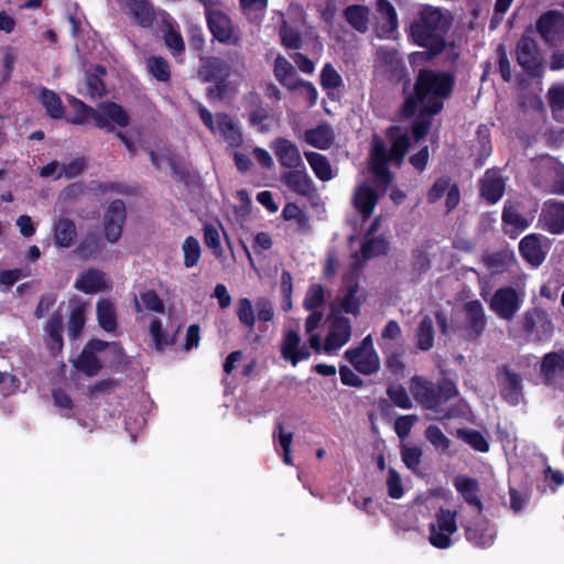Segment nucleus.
I'll return each instance as SVG.
<instances>
[{
	"label": "nucleus",
	"mask_w": 564,
	"mask_h": 564,
	"mask_svg": "<svg viewBox=\"0 0 564 564\" xmlns=\"http://www.w3.org/2000/svg\"><path fill=\"white\" fill-rule=\"evenodd\" d=\"M345 357L362 375H372L380 368L371 335L366 336L358 347L346 350Z\"/></svg>",
	"instance_id": "obj_8"
},
{
	"label": "nucleus",
	"mask_w": 564,
	"mask_h": 564,
	"mask_svg": "<svg viewBox=\"0 0 564 564\" xmlns=\"http://www.w3.org/2000/svg\"><path fill=\"white\" fill-rule=\"evenodd\" d=\"M420 22L442 35L449 24L448 18L440 9L433 7H425L422 10Z\"/></svg>",
	"instance_id": "obj_38"
},
{
	"label": "nucleus",
	"mask_w": 564,
	"mask_h": 564,
	"mask_svg": "<svg viewBox=\"0 0 564 564\" xmlns=\"http://www.w3.org/2000/svg\"><path fill=\"white\" fill-rule=\"evenodd\" d=\"M118 346L99 339L90 340L74 360V367L88 377L96 376L107 360L109 352H117Z\"/></svg>",
	"instance_id": "obj_3"
},
{
	"label": "nucleus",
	"mask_w": 564,
	"mask_h": 564,
	"mask_svg": "<svg viewBox=\"0 0 564 564\" xmlns=\"http://www.w3.org/2000/svg\"><path fill=\"white\" fill-rule=\"evenodd\" d=\"M163 21L165 24V35H164L165 44L174 56H178L185 50V44H184L183 37L180 34V32H177L174 29L171 19L164 18Z\"/></svg>",
	"instance_id": "obj_56"
},
{
	"label": "nucleus",
	"mask_w": 564,
	"mask_h": 564,
	"mask_svg": "<svg viewBox=\"0 0 564 564\" xmlns=\"http://www.w3.org/2000/svg\"><path fill=\"white\" fill-rule=\"evenodd\" d=\"M410 390L414 398L426 409L437 408V391L432 382L421 377L411 380Z\"/></svg>",
	"instance_id": "obj_25"
},
{
	"label": "nucleus",
	"mask_w": 564,
	"mask_h": 564,
	"mask_svg": "<svg viewBox=\"0 0 564 564\" xmlns=\"http://www.w3.org/2000/svg\"><path fill=\"white\" fill-rule=\"evenodd\" d=\"M100 252V241L95 236L86 237L76 249V253L83 259L96 258Z\"/></svg>",
	"instance_id": "obj_63"
},
{
	"label": "nucleus",
	"mask_w": 564,
	"mask_h": 564,
	"mask_svg": "<svg viewBox=\"0 0 564 564\" xmlns=\"http://www.w3.org/2000/svg\"><path fill=\"white\" fill-rule=\"evenodd\" d=\"M62 324L63 319L59 314H54L46 324L45 333L47 335V346L51 351H59L62 349Z\"/></svg>",
	"instance_id": "obj_47"
},
{
	"label": "nucleus",
	"mask_w": 564,
	"mask_h": 564,
	"mask_svg": "<svg viewBox=\"0 0 564 564\" xmlns=\"http://www.w3.org/2000/svg\"><path fill=\"white\" fill-rule=\"evenodd\" d=\"M541 221L545 229L552 234H560L564 229V204L546 202L541 214Z\"/></svg>",
	"instance_id": "obj_24"
},
{
	"label": "nucleus",
	"mask_w": 564,
	"mask_h": 564,
	"mask_svg": "<svg viewBox=\"0 0 564 564\" xmlns=\"http://www.w3.org/2000/svg\"><path fill=\"white\" fill-rule=\"evenodd\" d=\"M350 336L351 324L349 318L343 316H334L328 335L325 339L324 349L327 352L338 350L349 341Z\"/></svg>",
	"instance_id": "obj_17"
},
{
	"label": "nucleus",
	"mask_w": 564,
	"mask_h": 564,
	"mask_svg": "<svg viewBox=\"0 0 564 564\" xmlns=\"http://www.w3.org/2000/svg\"><path fill=\"white\" fill-rule=\"evenodd\" d=\"M178 328L180 326H176L175 329H169L167 327H163V323L160 318H152L149 325V333L152 339V346L156 350H162L165 347L173 345Z\"/></svg>",
	"instance_id": "obj_33"
},
{
	"label": "nucleus",
	"mask_w": 564,
	"mask_h": 564,
	"mask_svg": "<svg viewBox=\"0 0 564 564\" xmlns=\"http://www.w3.org/2000/svg\"><path fill=\"white\" fill-rule=\"evenodd\" d=\"M525 299L523 288L505 286L498 289L490 302V310L502 319H512L521 308Z\"/></svg>",
	"instance_id": "obj_6"
},
{
	"label": "nucleus",
	"mask_w": 564,
	"mask_h": 564,
	"mask_svg": "<svg viewBox=\"0 0 564 564\" xmlns=\"http://www.w3.org/2000/svg\"><path fill=\"white\" fill-rule=\"evenodd\" d=\"M425 437L437 451L445 452L449 447V440L437 426H429L425 431Z\"/></svg>",
	"instance_id": "obj_64"
},
{
	"label": "nucleus",
	"mask_w": 564,
	"mask_h": 564,
	"mask_svg": "<svg viewBox=\"0 0 564 564\" xmlns=\"http://www.w3.org/2000/svg\"><path fill=\"white\" fill-rule=\"evenodd\" d=\"M454 486L467 503L476 506L478 512L481 510V502L477 497L478 482L475 479L458 476L454 480Z\"/></svg>",
	"instance_id": "obj_42"
},
{
	"label": "nucleus",
	"mask_w": 564,
	"mask_h": 564,
	"mask_svg": "<svg viewBox=\"0 0 564 564\" xmlns=\"http://www.w3.org/2000/svg\"><path fill=\"white\" fill-rule=\"evenodd\" d=\"M149 73L160 82H166L170 78V67L162 57L151 56L147 59Z\"/></svg>",
	"instance_id": "obj_62"
},
{
	"label": "nucleus",
	"mask_w": 564,
	"mask_h": 564,
	"mask_svg": "<svg viewBox=\"0 0 564 564\" xmlns=\"http://www.w3.org/2000/svg\"><path fill=\"white\" fill-rule=\"evenodd\" d=\"M416 341L417 347L421 350H430L434 344V326L433 321L430 316L425 315L422 317L419 327L416 329Z\"/></svg>",
	"instance_id": "obj_51"
},
{
	"label": "nucleus",
	"mask_w": 564,
	"mask_h": 564,
	"mask_svg": "<svg viewBox=\"0 0 564 564\" xmlns=\"http://www.w3.org/2000/svg\"><path fill=\"white\" fill-rule=\"evenodd\" d=\"M150 159L152 164L163 171H171V174L184 178L183 172L178 171L175 161L171 156V153L166 149H162L160 151H150Z\"/></svg>",
	"instance_id": "obj_50"
},
{
	"label": "nucleus",
	"mask_w": 564,
	"mask_h": 564,
	"mask_svg": "<svg viewBox=\"0 0 564 564\" xmlns=\"http://www.w3.org/2000/svg\"><path fill=\"white\" fill-rule=\"evenodd\" d=\"M273 151L281 165L288 169L303 166L299 148L286 139H278L273 143Z\"/></svg>",
	"instance_id": "obj_21"
},
{
	"label": "nucleus",
	"mask_w": 564,
	"mask_h": 564,
	"mask_svg": "<svg viewBox=\"0 0 564 564\" xmlns=\"http://www.w3.org/2000/svg\"><path fill=\"white\" fill-rule=\"evenodd\" d=\"M289 90L296 91L300 97L307 101L308 107H313L317 102L318 93L315 86L310 82L299 78L294 83V87H290Z\"/></svg>",
	"instance_id": "obj_61"
},
{
	"label": "nucleus",
	"mask_w": 564,
	"mask_h": 564,
	"mask_svg": "<svg viewBox=\"0 0 564 564\" xmlns=\"http://www.w3.org/2000/svg\"><path fill=\"white\" fill-rule=\"evenodd\" d=\"M519 64L527 70H535L540 66L538 45L530 37H522L517 46Z\"/></svg>",
	"instance_id": "obj_32"
},
{
	"label": "nucleus",
	"mask_w": 564,
	"mask_h": 564,
	"mask_svg": "<svg viewBox=\"0 0 564 564\" xmlns=\"http://www.w3.org/2000/svg\"><path fill=\"white\" fill-rule=\"evenodd\" d=\"M200 61L202 65L199 67L198 74L204 82L215 80L218 83L223 79H226L227 77H232V75L236 74L221 58L206 57L200 58Z\"/></svg>",
	"instance_id": "obj_20"
},
{
	"label": "nucleus",
	"mask_w": 564,
	"mask_h": 564,
	"mask_svg": "<svg viewBox=\"0 0 564 564\" xmlns=\"http://www.w3.org/2000/svg\"><path fill=\"white\" fill-rule=\"evenodd\" d=\"M485 262L494 272H502L516 263V257L512 251L502 250L488 254L485 258Z\"/></svg>",
	"instance_id": "obj_52"
},
{
	"label": "nucleus",
	"mask_w": 564,
	"mask_h": 564,
	"mask_svg": "<svg viewBox=\"0 0 564 564\" xmlns=\"http://www.w3.org/2000/svg\"><path fill=\"white\" fill-rule=\"evenodd\" d=\"M445 196V204L448 210L454 209L459 203V191L455 184L446 177L438 178L427 194L430 202H436Z\"/></svg>",
	"instance_id": "obj_23"
},
{
	"label": "nucleus",
	"mask_w": 564,
	"mask_h": 564,
	"mask_svg": "<svg viewBox=\"0 0 564 564\" xmlns=\"http://www.w3.org/2000/svg\"><path fill=\"white\" fill-rule=\"evenodd\" d=\"M286 186L297 193H306L311 186V178L304 170H294L282 175Z\"/></svg>",
	"instance_id": "obj_53"
},
{
	"label": "nucleus",
	"mask_w": 564,
	"mask_h": 564,
	"mask_svg": "<svg viewBox=\"0 0 564 564\" xmlns=\"http://www.w3.org/2000/svg\"><path fill=\"white\" fill-rule=\"evenodd\" d=\"M106 275L102 271L97 269H88L78 274L75 281V289L86 293L94 294L106 288Z\"/></svg>",
	"instance_id": "obj_27"
},
{
	"label": "nucleus",
	"mask_w": 564,
	"mask_h": 564,
	"mask_svg": "<svg viewBox=\"0 0 564 564\" xmlns=\"http://www.w3.org/2000/svg\"><path fill=\"white\" fill-rule=\"evenodd\" d=\"M481 196L489 203H497L503 195L505 182L498 171L489 170L485 173L481 185Z\"/></svg>",
	"instance_id": "obj_26"
},
{
	"label": "nucleus",
	"mask_w": 564,
	"mask_h": 564,
	"mask_svg": "<svg viewBox=\"0 0 564 564\" xmlns=\"http://www.w3.org/2000/svg\"><path fill=\"white\" fill-rule=\"evenodd\" d=\"M128 7L138 24L143 28H148L152 24L154 19V11L145 0H134L130 2Z\"/></svg>",
	"instance_id": "obj_48"
},
{
	"label": "nucleus",
	"mask_w": 564,
	"mask_h": 564,
	"mask_svg": "<svg viewBox=\"0 0 564 564\" xmlns=\"http://www.w3.org/2000/svg\"><path fill=\"white\" fill-rule=\"evenodd\" d=\"M378 225L379 220L376 219L365 235L360 251L352 256L354 267L358 268L362 261L387 252L389 248L388 240L382 236L375 235L378 230Z\"/></svg>",
	"instance_id": "obj_9"
},
{
	"label": "nucleus",
	"mask_w": 564,
	"mask_h": 564,
	"mask_svg": "<svg viewBox=\"0 0 564 564\" xmlns=\"http://www.w3.org/2000/svg\"><path fill=\"white\" fill-rule=\"evenodd\" d=\"M536 28L546 42H556L564 34V13L546 12L539 19Z\"/></svg>",
	"instance_id": "obj_19"
},
{
	"label": "nucleus",
	"mask_w": 564,
	"mask_h": 564,
	"mask_svg": "<svg viewBox=\"0 0 564 564\" xmlns=\"http://www.w3.org/2000/svg\"><path fill=\"white\" fill-rule=\"evenodd\" d=\"M281 355L284 360L296 366L311 356L310 348L302 343L300 335L294 330H286L281 343Z\"/></svg>",
	"instance_id": "obj_14"
},
{
	"label": "nucleus",
	"mask_w": 564,
	"mask_h": 564,
	"mask_svg": "<svg viewBox=\"0 0 564 564\" xmlns=\"http://www.w3.org/2000/svg\"><path fill=\"white\" fill-rule=\"evenodd\" d=\"M546 241V238L540 235H528L520 241L519 251L531 265L539 267L547 252Z\"/></svg>",
	"instance_id": "obj_16"
},
{
	"label": "nucleus",
	"mask_w": 564,
	"mask_h": 564,
	"mask_svg": "<svg viewBox=\"0 0 564 564\" xmlns=\"http://www.w3.org/2000/svg\"><path fill=\"white\" fill-rule=\"evenodd\" d=\"M386 487L392 499H401L404 495V486L401 475L394 468H388L386 474Z\"/></svg>",
	"instance_id": "obj_60"
},
{
	"label": "nucleus",
	"mask_w": 564,
	"mask_h": 564,
	"mask_svg": "<svg viewBox=\"0 0 564 564\" xmlns=\"http://www.w3.org/2000/svg\"><path fill=\"white\" fill-rule=\"evenodd\" d=\"M274 75L280 84L286 89L294 87V83L299 79L292 64L281 55L275 58Z\"/></svg>",
	"instance_id": "obj_43"
},
{
	"label": "nucleus",
	"mask_w": 564,
	"mask_h": 564,
	"mask_svg": "<svg viewBox=\"0 0 564 564\" xmlns=\"http://www.w3.org/2000/svg\"><path fill=\"white\" fill-rule=\"evenodd\" d=\"M305 158L321 181L326 182L334 177L332 166L324 155L317 152H305Z\"/></svg>",
	"instance_id": "obj_45"
},
{
	"label": "nucleus",
	"mask_w": 564,
	"mask_h": 564,
	"mask_svg": "<svg viewBox=\"0 0 564 564\" xmlns=\"http://www.w3.org/2000/svg\"><path fill=\"white\" fill-rule=\"evenodd\" d=\"M377 202L378 194L369 184L362 183L356 188L354 194V205L362 216H370Z\"/></svg>",
	"instance_id": "obj_34"
},
{
	"label": "nucleus",
	"mask_w": 564,
	"mask_h": 564,
	"mask_svg": "<svg viewBox=\"0 0 564 564\" xmlns=\"http://www.w3.org/2000/svg\"><path fill=\"white\" fill-rule=\"evenodd\" d=\"M304 141L314 148L325 150L329 148L334 141V131L328 124L323 123L306 130Z\"/></svg>",
	"instance_id": "obj_37"
},
{
	"label": "nucleus",
	"mask_w": 564,
	"mask_h": 564,
	"mask_svg": "<svg viewBox=\"0 0 564 564\" xmlns=\"http://www.w3.org/2000/svg\"><path fill=\"white\" fill-rule=\"evenodd\" d=\"M130 118L126 110L115 102H101L97 107L96 126L106 131H112L116 127H127Z\"/></svg>",
	"instance_id": "obj_11"
},
{
	"label": "nucleus",
	"mask_w": 564,
	"mask_h": 564,
	"mask_svg": "<svg viewBox=\"0 0 564 564\" xmlns=\"http://www.w3.org/2000/svg\"><path fill=\"white\" fill-rule=\"evenodd\" d=\"M241 83V76L237 73L232 75V77H227L218 83L215 86L208 88V97L213 100L215 99H229L231 98Z\"/></svg>",
	"instance_id": "obj_40"
},
{
	"label": "nucleus",
	"mask_w": 564,
	"mask_h": 564,
	"mask_svg": "<svg viewBox=\"0 0 564 564\" xmlns=\"http://www.w3.org/2000/svg\"><path fill=\"white\" fill-rule=\"evenodd\" d=\"M72 311L68 319V336L72 339L77 338L86 322V304L78 299L72 300Z\"/></svg>",
	"instance_id": "obj_39"
},
{
	"label": "nucleus",
	"mask_w": 564,
	"mask_h": 564,
	"mask_svg": "<svg viewBox=\"0 0 564 564\" xmlns=\"http://www.w3.org/2000/svg\"><path fill=\"white\" fill-rule=\"evenodd\" d=\"M326 300V290L318 283L311 284L305 294L303 305L307 311H317Z\"/></svg>",
	"instance_id": "obj_58"
},
{
	"label": "nucleus",
	"mask_w": 564,
	"mask_h": 564,
	"mask_svg": "<svg viewBox=\"0 0 564 564\" xmlns=\"http://www.w3.org/2000/svg\"><path fill=\"white\" fill-rule=\"evenodd\" d=\"M184 253V265L192 268L196 265L200 258V245L198 240L192 236L187 237L182 246Z\"/></svg>",
	"instance_id": "obj_59"
},
{
	"label": "nucleus",
	"mask_w": 564,
	"mask_h": 564,
	"mask_svg": "<svg viewBox=\"0 0 564 564\" xmlns=\"http://www.w3.org/2000/svg\"><path fill=\"white\" fill-rule=\"evenodd\" d=\"M404 65L392 48L380 47L377 51L375 73L379 77L399 80L402 78Z\"/></svg>",
	"instance_id": "obj_10"
},
{
	"label": "nucleus",
	"mask_w": 564,
	"mask_h": 564,
	"mask_svg": "<svg viewBox=\"0 0 564 564\" xmlns=\"http://www.w3.org/2000/svg\"><path fill=\"white\" fill-rule=\"evenodd\" d=\"M135 310L138 312L147 310L159 314H165L164 302L154 290H147L140 294L139 300L135 299Z\"/></svg>",
	"instance_id": "obj_46"
},
{
	"label": "nucleus",
	"mask_w": 564,
	"mask_h": 564,
	"mask_svg": "<svg viewBox=\"0 0 564 564\" xmlns=\"http://www.w3.org/2000/svg\"><path fill=\"white\" fill-rule=\"evenodd\" d=\"M365 299L366 294L360 285L357 282L349 281L339 291L335 305L344 313L357 315Z\"/></svg>",
	"instance_id": "obj_13"
},
{
	"label": "nucleus",
	"mask_w": 564,
	"mask_h": 564,
	"mask_svg": "<svg viewBox=\"0 0 564 564\" xmlns=\"http://www.w3.org/2000/svg\"><path fill=\"white\" fill-rule=\"evenodd\" d=\"M205 245L213 251L214 256L225 264L221 237L225 235L223 225L218 220L206 221L203 226Z\"/></svg>",
	"instance_id": "obj_30"
},
{
	"label": "nucleus",
	"mask_w": 564,
	"mask_h": 564,
	"mask_svg": "<svg viewBox=\"0 0 564 564\" xmlns=\"http://www.w3.org/2000/svg\"><path fill=\"white\" fill-rule=\"evenodd\" d=\"M97 318L100 327L106 332H113L117 327V316L113 304L106 299L97 303Z\"/></svg>",
	"instance_id": "obj_44"
},
{
	"label": "nucleus",
	"mask_w": 564,
	"mask_h": 564,
	"mask_svg": "<svg viewBox=\"0 0 564 564\" xmlns=\"http://www.w3.org/2000/svg\"><path fill=\"white\" fill-rule=\"evenodd\" d=\"M465 535L475 545L486 547L494 543L495 531L486 520L479 519L474 524L466 525Z\"/></svg>",
	"instance_id": "obj_28"
},
{
	"label": "nucleus",
	"mask_w": 564,
	"mask_h": 564,
	"mask_svg": "<svg viewBox=\"0 0 564 564\" xmlns=\"http://www.w3.org/2000/svg\"><path fill=\"white\" fill-rule=\"evenodd\" d=\"M198 115L204 124L214 133L220 135L230 147H238L242 142V133L230 117L219 113L216 117L199 105Z\"/></svg>",
	"instance_id": "obj_7"
},
{
	"label": "nucleus",
	"mask_w": 564,
	"mask_h": 564,
	"mask_svg": "<svg viewBox=\"0 0 564 564\" xmlns=\"http://www.w3.org/2000/svg\"><path fill=\"white\" fill-rule=\"evenodd\" d=\"M499 381L502 398L512 405L519 404L522 400V386L519 376L506 370L500 375Z\"/></svg>",
	"instance_id": "obj_31"
},
{
	"label": "nucleus",
	"mask_w": 564,
	"mask_h": 564,
	"mask_svg": "<svg viewBox=\"0 0 564 564\" xmlns=\"http://www.w3.org/2000/svg\"><path fill=\"white\" fill-rule=\"evenodd\" d=\"M464 314L470 335L478 336L486 325L484 307L479 301H470L464 306Z\"/></svg>",
	"instance_id": "obj_35"
},
{
	"label": "nucleus",
	"mask_w": 564,
	"mask_h": 564,
	"mask_svg": "<svg viewBox=\"0 0 564 564\" xmlns=\"http://www.w3.org/2000/svg\"><path fill=\"white\" fill-rule=\"evenodd\" d=\"M377 10L380 22L377 28L378 35L382 39H391L398 29V17L393 6L387 0L377 1Z\"/></svg>",
	"instance_id": "obj_22"
},
{
	"label": "nucleus",
	"mask_w": 564,
	"mask_h": 564,
	"mask_svg": "<svg viewBox=\"0 0 564 564\" xmlns=\"http://www.w3.org/2000/svg\"><path fill=\"white\" fill-rule=\"evenodd\" d=\"M70 106L74 109L75 115L69 116L67 118L68 122H72L75 124H84V123H87L89 120H94L96 122L97 108L94 109V108L85 105L83 101H80L77 98L70 99Z\"/></svg>",
	"instance_id": "obj_54"
},
{
	"label": "nucleus",
	"mask_w": 564,
	"mask_h": 564,
	"mask_svg": "<svg viewBox=\"0 0 564 564\" xmlns=\"http://www.w3.org/2000/svg\"><path fill=\"white\" fill-rule=\"evenodd\" d=\"M523 329L529 334H535L538 339L550 337L552 323L545 312L532 308L524 313L522 321Z\"/></svg>",
	"instance_id": "obj_18"
},
{
	"label": "nucleus",
	"mask_w": 564,
	"mask_h": 564,
	"mask_svg": "<svg viewBox=\"0 0 564 564\" xmlns=\"http://www.w3.org/2000/svg\"><path fill=\"white\" fill-rule=\"evenodd\" d=\"M369 9L364 6H350L345 10L348 23L359 32H366L369 24Z\"/></svg>",
	"instance_id": "obj_49"
},
{
	"label": "nucleus",
	"mask_w": 564,
	"mask_h": 564,
	"mask_svg": "<svg viewBox=\"0 0 564 564\" xmlns=\"http://www.w3.org/2000/svg\"><path fill=\"white\" fill-rule=\"evenodd\" d=\"M410 36L415 44L429 50V52L412 53L410 55V62L413 65L431 58L444 48L443 35L436 31H432L430 28L427 29V26L420 21L411 25Z\"/></svg>",
	"instance_id": "obj_5"
},
{
	"label": "nucleus",
	"mask_w": 564,
	"mask_h": 564,
	"mask_svg": "<svg viewBox=\"0 0 564 564\" xmlns=\"http://www.w3.org/2000/svg\"><path fill=\"white\" fill-rule=\"evenodd\" d=\"M502 224L503 231L511 238H516L529 227L530 220L523 217L514 205H506Z\"/></svg>",
	"instance_id": "obj_29"
},
{
	"label": "nucleus",
	"mask_w": 564,
	"mask_h": 564,
	"mask_svg": "<svg viewBox=\"0 0 564 564\" xmlns=\"http://www.w3.org/2000/svg\"><path fill=\"white\" fill-rule=\"evenodd\" d=\"M458 530L456 512L441 508L429 528V542L436 549L446 550L453 544L452 535Z\"/></svg>",
	"instance_id": "obj_4"
},
{
	"label": "nucleus",
	"mask_w": 564,
	"mask_h": 564,
	"mask_svg": "<svg viewBox=\"0 0 564 564\" xmlns=\"http://www.w3.org/2000/svg\"><path fill=\"white\" fill-rule=\"evenodd\" d=\"M75 224L67 218L58 219L54 225V240L55 245L61 248H68L76 238Z\"/></svg>",
	"instance_id": "obj_41"
},
{
	"label": "nucleus",
	"mask_w": 564,
	"mask_h": 564,
	"mask_svg": "<svg viewBox=\"0 0 564 564\" xmlns=\"http://www.w3.org/2000/svg\"><path fill=\"white\" fill-rule=\"evenodd\" d=\"M126 218V206L120 199L113 200L106 214L104 219L105 235L109 242H116L119 240L122 232V225Z\"/></svg>",
	"instance_id": "obj_15"
},
{
	"label": "nucleus",
	"mask_w": 564,
	"mask_h": 564,
	"mask_svg": "<svg viewBox=\"0 0 564 564\" xmlns=\"http://www.w3.org/2000/svg\"><path fill=\"white\" fill-rule=\"evenodd\" d=\"M390 148L379 137H373L370 149L369 166L376 182L387 186L392 177L388 171V164L399 166L410 147L408 132L400 127H392L388 132Z\"/></svg>",
	"instance_id": "obj_2"
},
{
	"label": "nucleus",
	"mask_w": 564,
	"mask_h": 564,
	"mask_svg": "<svg viewBox=\"0 0 564 564\" xmlns=\"http://www.w3.org/2000/svg\"><path fill=\"white\" fill-rule=\"evenodd\" d=\"M453 77L445 73L422 70L419 74L414 96L409 97L403 106V115H435L443 108L453 88Z\"/></svg>",
	"instance_id": "obj_1"
},
{
	"label": "nucleus",
	"mask_w": 564,
	"mask_h": 564,
	"mask_svg": "<svg viewBox=\"0 0 564 564\" xmlns=\"http://www.w3.org/2000/svg\"><path fill=\"white\" fill-rule=\"evenodd\" d=\"M39 98L50 117L57 119L64 116L61 98L54 91L42 89Z\"/></svg>",
	"instance_id": "obj_57"
},
{
	"label": "nucleus",
	"mask_w": 564,
	"mask_h": 564,
	"mask_svg": "<svg viewBox=\"0 0 564 564\" xmlns=\"http://www.w3.org/2000/svg\"><path fill=\"white\" fill-rule=\"evenodd\" d=\"M208 28L216 40L226 44H236L238 35L229 19L221 10H209L207 12Z\"/></svg>",
	"instance_id": "obj_12"
},
{
	"label": "nucleus",
	"mask_w": 564,
	"mask_h": 564,
	"mask_svg": "<svg viewBox=\"0 0 564 564\" xmlns=\"http://www.w3.org/2000/svg\"><path fill=\"white\" fill-rule=\"evenodd\" d=\"M323 317L324 315L322 312L312 311V313L310 314L305 322V332L306 335L308 336L311 348H313L316 351H321L322 349V338L319 334L315 333V330L323 321Z\"/></svg>",
	"instance_id": "obj_55"
},
{
	"label": "nucleus",
	"mask_w": 564,
	"mask_h": 564,
	"mask_svg": "<svg viewBox=\"0 0 564 564\" xmlns=\"http://www.w3.org/2000/svg\"><path fill=\"white\" fill-rule=\"evenodd\" d=\"M541 373L547 382H554L564 373V350L546 354L541 362Z\"/></svg>",
	"instance_id": "obj_36"
}]
</instances>
